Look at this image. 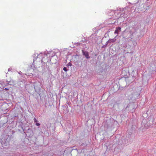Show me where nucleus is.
I'll return each instance as SVG.
<instances>
[{
    "mask_svg": "<svg viewBox=\"0 0 156 156\" xmlns=\"http://www.w3.org/2000/svg\"><path fill=\"white\" fill-rule=\"evenodd\" d=\"M84 55L85 57H86V58H90V57L88 56L89 54L87 52H84Z\"/></svg>",
    "mask_w": 156,
    "mask_h": 156,
    "instance_id": "f03ea898",
    "label": "nucleus"
},
{
    "mask_svg": "<svg viewBox=\"0 0 156 156\" xmlns=\"http://www.w3.org/2000/svg\"><path fill=\"white\" fill-rule=\"evenodd\" d=\"M68 65L69 66H70L72 65V64H71V63L70 62L69 63H68Z\"/></svg>",
    "mask_w": 156,
    "mask_h": 156,
    "instance_id": "423d86ee",
    "label": "nucleus"
},
{
    "mask_svg": "<svg viewBox=\"0 0 156 156\" xmlns=\"http://www.w3.org/2000/svg\"><path fill=\"white\" fill-rule=\"evenodd\" d=\"M34 122H36H36H37V121L36 119L34 118Z\"/></svg>",
    "mask_w": 156,
    "mask_h": 156,
    "instance_id": "20e7f679",
    "label": "nucleus"
},
{
    "mask_svg": "<svg viewBox=\"0 0 156 156\" xmlns=\"http://www.w3.org/2000/svg\"><path fill=\"white\" fill-rule=\"evenodd\" d=\"M121 31V28L120 27H118L116 28V30H115V33L117 35L119 32Z\"/></svg>",
    "mask_w": 156,
    "mask_h": 156,
    "instance_id": "f257e3e1",
    "label": "nucleus"
},
{
    "mask_svg": "<svg viewBox=\"0 0 156 156\" xmlns=\"http://www.w3.org/2000/svg\"><path fill=\"white\" fill-rule=\"evenodd\" d=\"M63 70L66 72L67 71V69L66 67H64Z\"/></svg>",
    "mask_w": 156,
    "mask_h": 156,
    "instance_id": "7ed1b4c3",
    "label": "nucleus"
},
{
    "mask_svg": "<svg viewBox=\"0 0 156 156\" xmlns=\"http://www.w3.org/2000/svg\"><path fill=\"white\" fill-rule=\"evenodd\" d=\"M36 125L37 126H39L40 125V124L36 122Z\"/></svg>",
    "mask_w": 156,
    "mask_h": 156,
    "instance_id": "39448f33",
    "label": "nucleus"
}]
</instances>
